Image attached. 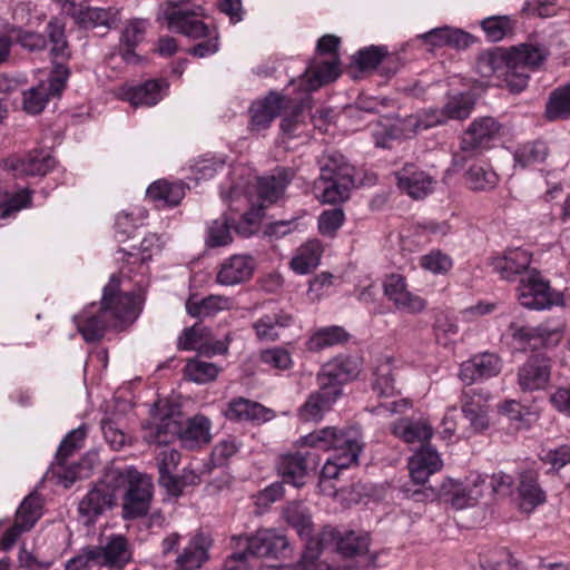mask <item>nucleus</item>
Listing matches in <instances>:
<instances>
[{
	"mask_svg": "<svg viewBox=\"0 0 570 570\" xmlns=\"http://www.w3.org/2000/svg\"><path fill=\"white\" fill-rule=\"evenodd\" d=\"M461 410L464 417L470 422V430L473 433L485 431L489 423V394L479 389L463 390L461 397Z\"/></svg>",
	"mask_w": 570,
	"mask_h": 570,
	"instance_id": "obj_16",
	"label": "nucleus"
},
{
	"mask_svg": "<svg viewBox=\"0 0 570 570\" xmlns=\"http://www.w3.org/2000/svg\"><path fill=\"white\" fill-rule=\"evenodd\" d=\"M509 332L514 341L525 344L531 348H539L541 346H556L562 337L563 326L559 323L551 325L550 322L542 323L535 327L511 324Z\"/></svg>",
	"mask_w": 570,
	"mask_h": 570,
	"instance_id": "obj_12",
	"label": "nucleus"
},
{
	"mask_svg": "<svg viewBox=\"0 0 570 570\" xmlns=\"http://www.w3.org/2000/svg\"><path fill=\"white\" fill-rule=\"evenodd\" d=\"M348 340L347 332L341 326H327L317 330L307 341V350L318 352L323 348L344 343Z\"/></svg>",
	"mask_w": 570,
	"mask_h": 570,
	"instance_id": "obj_45",
	"label": "nucleus"
},
{
	"mask_svg": "<svg viewBox=\"0 0 570 570\" xmlns=\"http://www.w3.org/2000/svg\"><path fill=\"white\" fill-rule=\"evenodd\" d=\"M153 489L151 479L147 475L127 489L122 499V518L134 520L145 517L150 509Z\"/></svg>",
	"mask_w": 570,
	"mask_h": 570,
	"instance_id": "obj_18",
	"label": "nucleus"
},
{
	"mask_svg": "<svg viewBox=\"0 0 570 570\" xmlns=\"http://www.w3.org/2000/svg\"><path fill=\"white\" fill-rule=\"evenodd\" d=\"M317 559V542L315 540H309L308 543L305 544V551L297 563L281 566L265 564L258 570H315Z\"/></svg>",
	"mask_w": 570,
	"mask_h": 570,
	"instance_id": "obj_54",
	"label": "nucleus"
},
{
	"mask_svg": "<svg viewBox=\"0 0 570 570\" xmlns=\"http://www.w3.org/2000/svg\"><path fill=\"white\" fill-rule=\"evenodd\" d=\"M433 328L436 342L443 345L454 341L459 333V327L455 322L446 315H439Z\"/></svg>",
	"mask_w": 570,
	"mask_h": 570,
	"instance_id": "obj_64",
	"label": "nucleus"
},
{
	"mask_svg": "<svg viewBox=\"0 0 570 570\" xmlns=\"http://www.w3.org/2000/svg\"><path fill=\"white\" fill-rule=\"evenodd\" d=\"M549 120L570 118V85L553 90L546 106Z\"/></svg>",
	"mask_w": 570,
	"mask_h": 570,
	"instance_id": "obj_48",
	"label": "nucleus"
},
{
	"mask_svg": "<svg viewBox=\"0 0 570 570\" xmlns=\"http://www.w3.org/2000/svg\"><path fill=\"white\" fill-rule=\"evenodd\" d=\"M340 75L337 58L315 61L307 70V90H316L323 85L335 80Z\"/></svg>",
	"mask_w": 570,
	"mask_h": 570,
	"instance_id": "obj_40",
	"label": "nucleus"
},
{
	"mask_svg": "<svg viewBox=\"0 0 570 570\" xmlns=\"http://www.w3.org/2000/svg\"><path fill=\"white\" fill-rule=\"evenodd\" d=\"M116 503L114 489L107 485L98 484L92 488L79 502L78 511L85 524H90L95 520L111 509Z\"/></svg>",
	"mask_w": 570,
	"mask_h": 570,
	"instance_id": "obj_22",
	"label": "nucleus"
},
{
	"mask_svg": "<svg viewBox=\"0 0 570 570\" xmlns=\"http://www.w3.org/2000/svg\"><path fill=\"white\" fill-rule=\"evenodd\" d=\"M118 283L114 277L105 286L101 298L102 316H107L114 327H120L125 323H131L139 313V303L137 295L132 293H117Z\"/></svg>",
	"mask_w": 570,
	"mask_h": 570,
	"instance_id": "obj_7",
	"label": "nucleus"
},
{
	"mask_svg": "<svg viewBox=\"0 0 570 570\" xmlns=\"http://www.w3.org/2000/svg\"><path fill=\"white\" fill-rule=\"evenodd\" d=\"M465 180L470 189L488 191L495 188L499 177L489 164L479 163L469 167L465 173Z\"/></svg>",
	"mask_w": 570,
	"mask_h": 570,
	"instance_id": "obj_39",
	"label": "nucleus"
},
{
	"mask_svg": "<svg viewBox=\"0 0 570 570\" xmlns=\"http://www.w3.org/2000/svg\"><path fill=\"white\" fill-rule=\"evenodd\" d=\"M549 156V147L542 140L529 141L520 145L514 151L515 165L521 168L543 163Z\"/></svg>",
	"mask_w": 570,
	"mask_h": 570,
	"instance_id": "obj_42",
	"label": "nucleus"
},
{
	"mask_svg": "<svg viewBox=\"0 0 570 570\" xmlns=\"http://www.w3.org/2000/svg\"><path fill=\"white\" fill-rule=\"evenodd\" d=\"M287 99L283 96L271 92L263 101L253 104L250 107V125L255 130L266 129L271 122L286 107Z\"/></svg>",
	"mask_w": 570,
	"mask_h": 570,
	"instance_id": "obj_29",
	"label": "nucleus"
},
{
	"mask_svg": "<svg viewBox=\"0 0 570 570\" xmlns=\"http://www.w3.org/2000/svg\"><path fill=\"white\" fill-rule=\"evenodd\" d=\"M499 412L510 421L517 422V429H529L530 423L527 416L529 410L514 400H507L499 405Z\"/></svg>",
	"mask_w": 570,
	"mask_h": 570,
	"instance_id": "obj_60",
	"label": "nucleus"
},
{
	"mask_svg": "<svg viewBox=\"0 0 570 570\" xmlns=\"http://www.w3.org/2000/svg\"><path fill=\"white\" fill-rule=\"evenodd\" d=\"M237 546L253 557H277L289 547L287 537L277 529H258L250 537L237 538Z\"/></svg>",
	"mask_w": 570,
	"mask_h": 570,
	"instance_id": "obj_11",
	"label": "nucleus"
},
{
	"mask_svg": "<svg viewBox=\"0 0 570 570\" xmlns=\"http://www.w3.org/2000/svg\"><path fill=\"white\" fill-rule=\"evenodd\" d=\"M518 491L521 499V508L525 511H532L546 501V493L532 474L522 475Z\"/></svg>",
	"mask_w": 570,
	"mask_h": 570,
	"instance_id": "obj_47",
	"label": "nucleus"
},
{
	"mask_svg": "<svg viewBox=\"0 0 570 570\" xmlns=\"http://www.w3.org/2000/svg\"><path fill=\"white\" fill-rule=\"evenodd\" d=\"M317 542L318 554L328 546L333 544L336 551L344 558L362 557L368 552L370 537L367 533H357L355 531H340L332 527H326L318 534Z\"/></svg>",
	"mask_w": 570,
	"mask_h": 570,
	"instance_id": "obj_10",
	"label": "nucleus"
},
{
	"mask_svg": "<svg viewBox=\"0 0 570 570\" xmlns=\"http://www.w3.org/2000/svg\"><path fill=\"white\" fill-rule=\"evenodd\" d=\"M393 435L406 443L424 442L433 434L432 426L425 420L401 419L391 425Z\"/></svg>",
	"mask_w": 570,
	"mask_h": 570,
	"instance_id": "obj_35",
	"label": "nucleus"
},
{
	"mask_svg": "<svg viewBox=\"0 0 570 570\" xmlns=\"http://www.w3.org/2000/svg\"><path fill=\"white\" fill-rule=\"evenodd\" d=\"M517 292L520 304L531 309L549 308L561 299L537 269H531L520 279Z\"/></svg>",
	"mask_w": 570,
	"mask_h": 570,
	"instance_id": "obj_8",
	"label": "nucleus"
},
{
	"mask_svg": "<svg viewBox=\"0 0 570 570\" xmlns=\"http://www.w3.org/2000/svg\"><path fill=\"white\" fill-rule=\"evenodd\" d=\"M180 462V453L175 449H165L159 452L157 456V466L159 472L158 482L167 491L177 492L176 485H174V474Z\"/></svg>",
	"mask_w": 570,
	"mask_h": 570,
	"instance_id": "obj_43",
	"label": "nucleus"
},
{
	"mask_svg": "<svg viewBox=\"0 0 570 570\" xmlns=\"http://www.w3.org/2000/svg\"><path fill=\"white\" fill-rule=\"evenodd\" d=\"M358 374V366L350 356H338L323 365L317 375L318 390L307 397L299 409L303 421L321 420L342 393L341 385Z\"/></svg>",
	"mask_w": 570,
	"mask_h": 570,
	"instance_id": "obj_1",
	"label": "nucleus"
},
{
	"mask_svg": "<svg viewBox=\"0 0 570 570\" xmlns=\"http://www.w3.org/2000/svg\"><path fill=\"white\" fill-rule=\"evenodd\" d=\"M41 517V499L37 493H30L21 502L16 520L22 530H30Z\"/></svg>",
	"mask_w": 570,
	"mask_h": 570,
	"instance_id": "obj_50",
	"label": "nucleus"
},
{
	"mask_svg": "<svg viewBox=\"0 0 570 570\" xmlns=\"http://www.w3.org/2000/svg\"><path fill=\"white\" fill-rule=\"evenodd\" d=\"M210 421L208 417L198 414L184 424L181 419V433L179 441L188 450L197 449L210 441Z\"/></svg>",
	"mask_w": 570,
	"mask_h": 570,
	"instance_id": "obj_30",
	"label": "nucleus"
},
{
	"mask_svg": "<svg viewBox=\"0 0 570 570\" xmlns=\"http://www.w3.org/2000/svg\"><path fill=\"white\" fill-rule=\"evenodd\" d=\"M233 306L234 301L230 297L223 295H210L203 298L200 302L188 303L187 311L191 316L206 317L220 311L230 309Z\"/></svg>",
	"mask_w": 570,
	"mask_h": 570,
	"instance_id": "obj_46",
	"label": "nucleus"
},
{
	"mask_svg": "<svg viewBox=\"0 0 570 570\" xmlns=\"http://www.w3.org/2000/svg\"><path fill=\"white\" fill-rule=\"evenodd\" d=\"M185 196V189L180 184H170L166 180H157L147 189V197L153 202L176 206Z\"/></svg>",
	"mask_w": 570,
	"mask_h": 570,
	"instance_id": "obj_44",
	"label": "nucleus"
},
{
	"mask_svg": "<svg viewBox=\"0 0 570 570\" xmlns=\"http://www.w3.org/2000/svg\"><path fill=\"white\" fill-rule=\"evenodd\" d=\"M475 101L471 94H458L449 98L442 110L446 119L462 120L470 116Z\"/></svg>",
	"mask_w": 570,
	"mask_h": 570,
	"instance_id": "obj_51",
	"label": "nucleus"
},
{
	"mask_svg": "<svg viewBox=\"0 0 570 570\" xmlns=\"http://www.w3.org/2000/svg\"><path fill=\"white\" fill-rule=\"evenodd\" d=\"M373 390L379 396H392L396 392L393 367L389 358L382 361L374 371Z\"/></svg>",
	"mask_w": 570,
	"mask_h": 570,
	"instance_id": "obj_52",
	"label": "nucleus"
},
{
	"mask_svg": "<svg viewBox=\"0 0 570 570\" xmlns=\"http://www.w3.org/2000/svg\"><path fill=\"white\" fill-rule=\"evenodd\" d=\"M395 177L399 188L414 199H422L434 189V178L415 164H405Z\"/></svg>",
	"mask_w": 570,
	"mask_h": 570,
	"instance_id": "obj_19",
	"label": "nucleus"
},
{
	"mask_svg": "<svg viewBox=\"0 0 570 570\" xmlns=\"http://www.w3.org/2000/svg\"><path fill=\"white\" fill-rule=\"evenodd\" d=\"M304 443L323 451L332 450L337 456L355 455V463L363 448L362 433L357 428H324L306 435Z\"/></svg>",
	"mask_w": 570,
	"mask_h": 570,
	"instance_id": "obj_5",
	"label": "nucleus"
},
{
	"mask_svg": "<svg viewBox=\"0 0 570 570\" xmlns=\"http://www.w3.org/2000/svg\"><path fill=\"white\" fill-rule=\"evenodd\" d=\"M96 566L110 570H122L132 559V549L128 539L121 534H112L105 546H94Z\"/></svg>",
	"mask_w": 570,
	"mask_h": 570,
	"instance_id": "obj_15",
	"label": "nucleus"
},
{
	"mask_svg": "<svg viewBox=\"0 0 570 570\" xmlns=\"http://www.w3.org/2000/svg\"><path fill=\"white\" fill-rule=\"evenodd\" d=\"M164 17L168 28L193 39H200L210 36L207 24L199 18L204 17L202 7L188 8L179 3H168Z\"/></svg>",
	"mask_w": 570,
	"mask_h": 570,
	"instance_id": "obj_9",
	"label": "nucleus"
},
{
	"mask_svg": "<svg viewBox=\"0 0 570 570\" xmlns=\"http://www.w3.org/2000/svg\"><path fill=\"white\" fill-rule=\"evenodd\" d=\"M94 307L95 305L75 316L77 328L86 342H97L101 340L106 330L115 325L107 316H102L100 307L97 312L91 311Z\"/></svg>",
	"mask_w": 570,
	"mask_h": 570,
	"instance_id": "obj_28",
	"label": "nucleus"
},
{
	"mask_svg": "<svg viewBox=\"0 0 570 570\" xmlns=\"http://www.w3.org/2000/svg\"><path fill=\"white\" fill-rule=\"evenodd\" d=\"M500 128V124L492 117L475 119L462 136L461 149L473 153L488 147L489 142L498 136Z\"/></svg>",
	"mask_w": 570,
	"mask_h": 570,
	"instance_id": "obj_23",
	"label": "nucleus"
},
{
	"mask_svg": "<svg viewBox=\"0 0 570 570\" xmlns=\"http://www.w3.org/2000/svg\"><path fill=\"white\" fill-rule=\"evenodd\" d=\"M501 367L502 362L497 354L484 352L462 363L460 379L466 384H472L478 380L497 376Z\"/></svg>",
	"mask_w": 570,
	"mask_h": 570,
	"instance_id": "obj_24",
	"label": "nucleus"
},
{
	"mask_svg": "<svg viewBox=\"0 0 570 570\" xmlns=\"http://www.w3.org/2000/svg\"><path fill=\"white\" fill-rule=\"evenodd\" d=\"M213 541L209 534L197 532L177 556L174 570H197L209 560Z\"/></svg>",
	"mask_w": 570,
	"mask_h": 570,
	"instance_id": "obj_21",
	"label": "nucleus"
},
{
	"mask_svg": "<svg viewBox=\"0 0 570 570\" xmlns=\"http://www.w3.org/2000/svg\"><path fill=\"white\" fill-rule=\"evenodd\" d=\"M209 328L203 325H194L183 331L178 338V347L184 351L202 348L209 336Z\"/></svg>",
	"mask_w": 570,
	"mask_h": 570,
	"instance_id": "obj_58",
	"label": "nucleus"
},
{
	"mask_svg": "<svg viewBox=\"0 0 570 570\" xmlns=\"http://www.w3.org/2000/svg\"><path fill=\"white\" fill-rule=\"evenodd\" d=\"M292 178L293 171L288 168H281L271 176L259 177L256 186L258 197L267 203L277 202Z\"/></svg>",
	"mask_w": 570,
	"mask_h": 570,
	"instance_id": "obj_33",
	"label": "nucleus"
},
{
	"mask_svg": "<svg viewBox=\"0 0 570 570\" xmlns=\"http://www.w3.org/2000/svg\"><path fill=\"white\" fill-rule=\"evenodd\" d=\"M55 165V158L45 150H33L22 157L13 155L3 160L4 168L17 177L43 176Z\"/></svg>",
	"mask_w": 570,
	"mask_h": 570,
	"instance_id": "obj_14",
	"label": "nucleus"
},
{
	"mask_svg": "<svg viewBox=\"0 0 570 570\" xmlns=\"http://www.w3.org/2000/svg\"><path fill=\"white\" fill-rule=\"evenodd\" d=\"M146 474L140 473L134 466H125L122 469L115 468L109 470L106 475L105 482L101 485H107L109 489L125 488L129 489L132 484L140 481Z\"/></svg>",
	"mask_w": 570,
	"mask_h": 570,
	"instance_id": "obj_53",
	"label": "nucleus"
},
{
	"mask_svg": "<svg viewBox=\"0 0 570 570\" xmlns=\"http://www.w3.org/2000/svg\"><path fill=\"white\" fill-rule=\"evenodd\" d=\"M551 376V361L544 355H532L518 370V384L523 392L544 389Z\"/></svg>",
	"mask_w": 570,
	"mask_h": 570,
	"instance_id": "obj_17",
	"label": "nucleus"
},
{
	"mask_svg": "<svg viewBox=\"0 0 570 570\" xmlns=\"http://www.w3.org/2000/svg\"><path fill=\"white\" fill-rule=\"evenodd\" d=\"M323 247L320 240L312 239L303 244L292 258L291 267L298 274H308L314 271L321 261Z\"/></svg>",
	"mask_w": 570,
	"mask_h": 570,
	"instance_id": "obj_38",
	"label": "nucleus"
},
{
	"mask_svg": "<svg viewBox=\"0 0 570 570\" xmlns=\"http://www.w3.org/2000/svg\"><path fill=\"white\" fill-rule=\"evenodd\" d=\"M383 286L385 296L396 309L409 314H417L425 309L426 301L407 289L404 276L391 274L385 278Z\"/></svg>",
	"mask_w": 570,
	"mask_h": 570,
	"instance_id": "obj_13",
	"label": "nucleus"
},
{
	"mask_svg": "<svg viewBox=\"0 0 570 570\" xmlns=\"http://www.w3.org/2000/svg\"><path fill=\"white\" fill-rule=\"evenodd\" d=\"M546 57L544 48L523 43L510 50V65L515 66L518 63L527 70L528 68L538 67Z\"/></svg>",
	"mask_w": 570,
	"mask_h": 570,
	"instance_id": "obj_49",
	"label": "nucleus"
},
{
	"mask_svg": "<svg viewBox=\"0 0 570 570\" xmlns=\"http://www.w3.org/2000/svg\"><path fill=\"white\" fill-rule=\"evenodd\" d=\"M532 254L520 247L509 248L491 259L493 271L505 281H514L517 276L528 274Z\"/></svg>",
	"mask_w": 570,
	"mask_h": 570,
	"instance_id": "obj_20",
	"label": "nucleus"
},
{
	"mask_svg": "<svg viewBox=\"0 0 570 570\" xmlns=\"http://www.w3.org/2000/svg\"><path fill=\"white\" fill-rule=\"evenodd\" d=\"M510 63V51L505 52L500 48L482 52L476 60V70L481 77L490 78L494 75L501 76Z\"/></svg>",
	"mask_w": 570,
	"mask_h": 570,
	"instance_id": "obj_41",
	"label": "nucleus"
},
{
	"mask_svg": "<svg viewBox=\"0 0 570 570\" xmlns=\"http://www.w3.org/2000/svg\"><path fill=\"white\" fill-rule=\"evenodd\" d=\"M501 76H503L507 87L512 92H520L528 86L529 73L518 63H515V66L509 63Z\"/></svg>",
	"mask_w": 570,
	"mask_h": 570,
	"instance_id": "obj_61",
	"label": "nucleus"
},
{
	"mask_svg": "<svg viewBox=\"0 0 570 570\" xmlns=\"http://www.w3.org/2000/svg\"><path fill=\"white\" fill-rule=\"evenodd\" d=\"M168 83L165 80H147L146 82L130 87L125 92V98L132 106H155L161 98V90L167 88Z\"/></svg>",
	"mask_w": 570,
	"mask_h": 570,
	"instance_id": "obj_34",
	"label": "nucleus"
},
{
	"mask_svg": "<svg viewBox=\"0 0 570 570\" xmlns=\"http://www.w3.org/2000/svg\"><path fill=\"white\" fill-rule=\"evenodd\" d=\"M86 28H104L106 30L116 27L120 20V12L116 8H86L80 9L75 16Z\"/></svg>",
	"mask_w": 570,
	"mask_h": 570,
	"instance_id": "obj_37",
	"label": "nucleus"
},
{
	"mask_svg": "<svg viewBox=\"0 0 570 570\" xmlns=\"http://www.w3.org/2000/svg\"><path fill=\"white\" fill-rule=\"evenodd\" d=\"M232 240L229 219L226 216H222L213 220L207 228L206 245L208 247L226 246Z\"/></svg>",
	"mask_w": 570,
	"mask_h": 570,
	"instance_id": "obj_57",
	"label": "nucleus"
},
{
	"mask_svg": "<svg viewBox=\"0 0 570 570\" xmlns=\"http://www.w3.org/2000/svg\"><path fill=\"white\" fill-rule=\"evenodd\" d=\"M47 37L51 43L50 56L56 63L70 59L71 50L66 38V26L59 19H51L46 27Z\"/></svg>",
	"mask_w": 570,
	"mask_h": 570,
	"instance_id": "obj_36",
	"label": "nucleus"
},
{
	"mask_svg": "<svg viewBox=\"0 0 570 570\" xmlns=\"http://www.w3.org/2000/svg\"><path fill=\"white\" fill-rule=\"evenodd\" d=\"M254 268L255 261L250 255H233L222 264L216 281L220 285H237L248 281Z\"/></svg>",
	"mask_w": 570,
	"mask_h": 570,
	"instance_id": "obj_27",
	"label": "nucleus"
},
{
	"mask_svg": "<svg viewBox=\"0 0 570 570\" xmlns=\"http://www.w3.org/2000/svg\"><path fill=\"white\" fill-rule=\"evenodd\" d=\"M86 435L87 430L85 426H79L67 434L56 454L58 465H66L67 459L81 448Z\"/></svg>",
	"mask_w": 570,
	"mask_h": 570,
	"instance_id": "obj_56",
	"label": "nucleus"
},
{
	"mask_svg": "<svg viewBox=\"0 0 570 570\" xmlns=\"http://www.w3.org/2000/svg\"><path fill=\"white\" fill-rule=\"evenodd\" d=\"M488 39L492 42L502 40L512 31V22L507 16L489 17L481 22Z\"/></svg>",
	"mask_w": 570,
	"mask_h": 570,
	"instance_id": "obj_59",
	"label": "nucleus"
},
{
	"mask_svg": "<svg viewBox=\"0 0 570 570\" xmlns=\"http://www.w3.org/2000/svg\"><path fill=\"white\" fill-rule=\"evenodd\" d=\"M321 175L315 188L322 190V202L328 204L342 203L348 199L354 186V167L338 153L322 157Z\"/></svg>",
	"mask_w": 570,
	"mask_h": 570,
	"instance_id": "obj_2",
	"label": "nucleus"
},
{
	"mask_svg": "<svg viewBox=\"0 0 570 570\" xmlns=\"http://www.w3.org/2000/svg\"><path fill=\"white\" fill-rule=\"evenodd\" d=\"M218 372L219 368L216 364L200 360H190L185 366L186 377L198 384H206L214 381Z\"/></svg>",
	"mask_w": 570,
	"mask_h": 570,
	"instance_id": "obj_55",
	"label": "nucleus"
},
{
	"mask_svg": "<svg viewBox=\"0 0 570 570\" xmlns=\"http://www.w3.org/2000/svg\"><path fill=\"white\" fill-rule=\"evenodd\" d=\"M70 70L65 63H56L46 81L31 87L22 94V108L30 115L40 114L51 98L59 97L65 90Z\"/></svg>",
	"mask_w": 570,
	"mask_h": 570,
	"instance_id": "obj_6",
	"label": "nucleus"
},
{
	"mask_svg": "<svg viewBox=\"0 0 570 570\" xmlns=\"http://www.w3.org/2000/svg\"><path fill=\"white\" fill-rule=\"evenodd\" d=\"M420 265L423 269L433 274H444L451 268L452 261L440 250H433L421 257Z\"/></svg>",
	"mask_w": 570,
	"mask_h": 570,
	"instance_id": "obj_62",
	"label": "nucleus"
},
{
	"mask_svg": "<svg viewBox=\"0 0 570 570\" xmlns=\"http://www.w3.org/2000/svg\"><path fill=\"white\" fill-rule=\"evenodd\" d=\"M443 462L438 451L423 445L409 460V471L414 483L424 484L431 474L440 471Z\"/></svg>",
	"mask_w": 570,
	"mask_h": 570,
	"instance_id": "obj_26",
	"label": "nucleus"
},
{
	"mask_svg": "<svg viewBox=\"0 0 570 570\" xmlns=\"http://www.w3.org/2000/svg\"><path fill=\"white\" fill-rule=\"evenodd\" d=\"M181 419L183 413L179 405L159 401L153 410L151 421L142 425L144 440L158 445H166L176 439L179 440Z\"/></svg>",
	"mask_w": 570,
	"mask_h": 570,
	"instance_id": "obj_4",
	"label": "nucleus"
},
{
	"mask_svg": "<svg viewBox=\"0 0 570 570\" xmlns=\"http://www.w3.org/2000/svg\"><path fill=\"white\" fill-rule=\"evenodd\" d=\"M283 518L286 523L294 528L298 535L306 540H318L312 537L314 523L309 509L302 501H291L283 508Z\"/></svg>",
	"mask_w": 570,
	"mask_h": 570,
	"instance_id": "obj_31",
	"label": "nucleus"
},
{
	"mask_svg": "<svg viewBox=\"0 0 570 570\" xmlns=\"http://www.w3.org/2000/svg\"><path fill=\"white\" fill-rule=\"evenodd\" d=\"M272 411L261 403L244 397H237L228 403L225 415L232 421H267Z\"/></svg>",
	"mask_w": 570,
	"mask_h": 570,
	"instance_id": "obj_32",
	"label": "nucleus"
},
{
	"mask_svg": "<svg viewBox=\"0 0 570 570\" xmlns=\"http://www.w3.org/2000/svg\"><path fill=\"white\" fill-rule=\"evenodd\" d=\"M344 212L342 208L324 210L318 217V229L322 235L333 236L343 225Z\"/></svg>",
	"mask_w": 570,
	"mask_h": 570,
	"instance_id": "obj_63",
	"label": "nucleus"
},
{
	"mask_svg": "<svg viewBox=\"0 0 570 570\" xmlns=\"http://www.w3.org/2000/svg\"><path fill=\"white\" fill-rule=\"evenodd\" d=\"M313 461V453L307 451L305 453H291L283 455L277 464V470L284 483L292 484L295 488H301L305 484V479L309 469V463Z\"/></svg>",
	"mask_w": 570,
	"mask_h": 570,
	"instance_id": "obj_25",
	"label": "nucleus"
},
{
	"mask_svg": "<svg viewBox=\"0 0 570 570\" xmlns=\"http://www.w3.org/2000/svg\"><path fill=\"white\" fill-rule=\"evenodd\" d=\"M488 479L487 475L473 472L466 478L465 484L448 479L439 488L429 487L423 491H414L413 497L417 501L442 499L455 509H463L478 502Z\"/></svg>",
	"mask_w": 570,
	"mask_h": 570,
	"instance_id": "obj_3",
	"label": "nucleus"
}]
</instances>
